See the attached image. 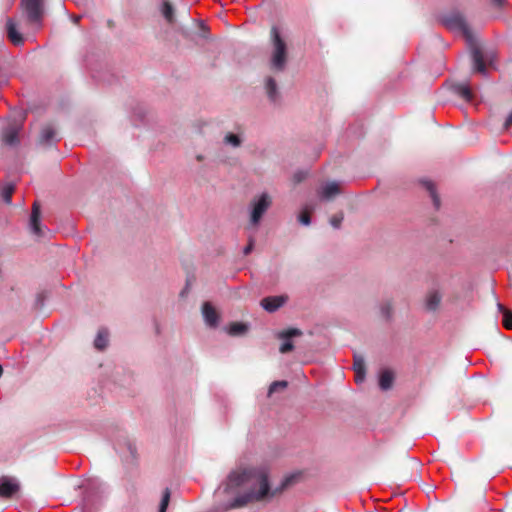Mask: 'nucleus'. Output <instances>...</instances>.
Segmentation results:
<instances>
[{"instance_id": "obj_1", "label": "nucleus", "mask_w": 512, "mask_h": 512, "mask_svg": "<svg viewBox=\"0 0 512 512\" xmlns=\"http://www.w3.org/2000/svg\"><path fill=\"white\" fill-rule=\"evenodd\" d=\"M300 473H292L285 476L280 484L274 489L270 487L268 474L258 468H243L231 471L226 481L222 484L225 493H232L235 490L251 484L254 488L237 495L226 505L227 509H237L246 506L251 502H260L272 499L280 495L287 488L297 482Z\"/></svg>"}, {"instance_id": "obj_2", "label": "nucleus", "mask_w": 512, "mask_h": 512, "mask_svg": "<svg viewBox=\"0 0 512 512\" xmlns=\"http://www.w3.org/2000/svg\"><path fill=\"white\" fill-rule=\"evenodd\" d=\"M440 22L447 29L462 33L466 42L471 47L474 71L482 75H486L487 70L484 55L481 49L474 44V37L465 16L460 11H451L450 13L441 16Z\"/></svg>"}, {"instance_id": "obj_3", "label": "nucleus", "mask_w": 512, "mask_h": 512, "mask_svg": "<svg viewBox=\"0 0 512 512\" xmlns=\"http://www.w3.org/2000/svg\"><path fill=\"white\" fill-rule=\"evenodd\" d=\"M269 42L271 45L270 69L276 72H283L288 62V46L277 25H273L270 29Z\"/></svg>"}, {"instance_id": "obj_4", "label": "nucleus", "mask_w": 512, "mask_h": 512, "mask_svg": "<svg viewBox=\"0 0 512 512\" xmlns=\"http://www.w3.org/2000/svg\"><path fill=\"white\" fill-rule=\"evenodd\" d=\"M82 510L93 512L103 502L105 487L98 479H88L83 485Z\"/></svg>"}, {"instance_id": "obj_5", "label": "nucleus", "mask_w": 512, "mask_h": 512, "mask_svg": "<svg viewBox=\"0 0 512 512\" xmlns=\"http://www.w3.org/2000/svg\"><path fill=\"white\" fill-rule=\"evenodd\" d=\"M272 205V198L267 192H262L260 195L254 197L250 202V224L254 227L258 226Z\"/></svg>"}, {"instance_id": "obj_6", "label": "nucleus", "mask_w": 512, "mask_h": 512, "mask_svg": "<svg viewBox=\"0 0 512 512\" xmlns=\"http://www.w3.org/2000/svg\"><path fill=\"white\" fill-rule=\"evenodd\" d=\"M22 494V484L17 477L2 475V499L20 500Z\"/></svg>"}, {"instance_id": "obj_7", "label": "nucleus", "mask_w": 512, "mask_h": 512, "mask_svg": "<svg viewBox=\"0 0 512 512\" xmlns=\"http://www.w3.org/2000/svg\"><path fill=\"white\" fill-rule=\"evenodd\" d=\"M23 6L29 22L37 24L42 22L44 14L43 0H23Z\"/></svg>"}, {"instance_id": "obj_8", "label": "nucleus", "mask_w": 512, "mask_h": 512, "mask_svg": "<svg viewBox=\"0 0 512 512\" xmlns=\"http://www.w3.org/2000/svg\"><path fill=\"white\" fill-rule=\"evenodd\" d=\"M29 228L33 235L37 237H44L45 232L41 226V207L38 201L32 205V211L29 219Z\"/></svg>"}, {"instance_id": "obj_9", "label": "nucleus", "mask_w": 512, "mask_h": 512, "mask_svg": "<svg viewBox=\"0 0 512 512\" xmlns=\"http://www.w3.org/2000/svg\"><path fill=\"white\" fill-rule=\"evenodd\" d=\"M6 34L8 40L16 47L23 46L25 43V37L21 33L18 25L14 22L12 18H8L6 21Z\"/></svg>"}, {"instance_id": "obj_10", "label": "nucleus", "mask_w": 512, "mask_h": 512, "mask_svg": "<svg viewBox=\"0 0 512 512\" xmlns=\"http://www.w3.org/2000/svg\"><path fill=\"white\" fill-rule=\"evenodd\" d=\"M302 331L298 328H289L285 331H281L278 333V338L281 339L283 342L279 348V351L282 354L288 353L293 350L294 345L292 343V338L301 336Z\"/></svg>"}, {"instance_id": "obj_11", "label": "nucleus", "mask_w": 512, "mask_h": 512, "mask_svg": "<svg viewBox=\"0 0 512 512\" xmlns=\"http://www.w3.org/2000/svg\"><path fill=\"white\" fill-rule=\"evenodd\" d=\"M287 300L288 297L285 295L267 296L261 300L260 305L265 311L273 313L282 307Z\"/></svg>"}, {"instance_id": "obj_12", "label": "nucleus", "mask_w": 512, "mask_h": 512, "mask_svg": "<svg viewBox=\"0 0 512 512\" xmlns=\"http://www.w3.org/2000/svg\"><path fill=\"white\" fill-rule=\"evenodd\" d=\"M59 139L56 136V131L53 126L45 125L42 127L38 138V144L45 147L55 145Z\"/></svg>"}, {"instance_id": "obj_13", "label": "nucleus", "mask_w": 512, "mask_h": 512, "mask_svg": "<svg viewBox=\"0 0 512 512\" xmlns=\"http://www.w3.org/2000/svg\"><path fill=\"white\" fill-rule=\"evenodd\" d=\"M202 314L205 323L212 328H216L219 324V316L215 308L209 303L205 302L202 306Z\"/></svg>"}, {"instance_id": "obj_14", "label": "nucleus", "mask_w": 512, "mask_h": 512, "mask_svg": "<svg viewBox=\"0 0 512 512\" xmlns=\"http://www.w3.org/2000/svg\"><path fill=\"white\" fill-rule=\"evenodd\" d=\"M340 194V187L337 182H327L318 191V196L323 201H329Z\"/></svg>"}, {"instance_id": "obj_15", "label": "nucleus", "mask_w": 512, "mask_h": 512, "mask_svg": "<svg viewBox=\"0 0 512 512\" xmlns=\"http://www.w3.org/2000/svg\"><path fill=\"white\" fill-rule=\"evenodd\" d=\"M266 94L272 103H277L280 100V93L276 80L269 76L265 81Z\"/></svg>"}, {"instance_id": "obj_16", "label": "nucleus", "mask_w": 512, "mask_h": 512, "mask_svg": "<svg viewBox=\"0 0 512 512\" xmlns=\"http://www.w3.org/2000/svg\"><path fill=\"white\" fill-rule=\"evenodd\" d=\"M442 296L438 290H431L425 300V307L428 311H435L441 303Z\"/></svg>"}, {"instance_id": "obj_17", "label": "nucleus", "mask_w": 512, "mask_h": 512, "mask_svg": "<svg viewBox=\"0 0 512 512\" xmlns=\"http://www.w3.org/2000/svg\"><path fill=\"white\" fill-rule=\"evenodd\" d=\"M394 381V373L389 369H384L379 375V387L383 391L391 389Z\"/></svg>"}, {"instance_id": "obj_18", "label": "nucleus", "mask_w": 512, "mask_h": 512, "mask_svg": "<svg viewBox=\"0 0 512 512\" xmlns=\"http://www.w3.org/2000/svg\"><path fill=\"white\" fill-rule=\"evenodd\" d=\"M108 338V330L106 328H100L94 339V347L99 351H103L108 346Z\"/></svg>"}, {"instance_id": "obj_19", "label": "nucleus", "mask_w": 512, "mask_h": 512, "mask_svg": "<svg viewBox=\"0 0 512 512\" xmlns=\"http://www.w3.org/2000/svg\"><path fill=\"white\" fill-rule=\"evenodd\" d=\"M453 90L456 94H458L462 99L467 102L472 101L473 93L468 84L458 83L453 86Z\"/></svg>"}, {"instance_id": "obj_20", "label": "nucleus", "mask_w": 512, "mask_h": 512, "mask_svg": "<svg viewBox=\"0 0 512 512\" xmlns=\"http://www.w3.org/2000/svg\"><path fill=\"white\" fill-rule=\"evenodd\" d=\"M420 182L423 185V187L429 192V195L432 199L435 209H439L440 208V198L437 194L434 183L429 180H421Z\"/></svg>"}, {"instance_id": "obj_21", "label": "nucleus", "mask_w": 512, "mask_h": 512, "mask_svg": "<svg viewBox=\"0 0 512 512\" xmlns=\"http://www.w3.org/2000/svg\"><path fill=\"white\" fill-rule=\"evenodd\" d=\"M161 12H162L163 17L169 24L174 23L175 10H174L173 5L168 0H164L162 2Z\"/></svg>"}, {"instance_id": "obj_22", "label": "nucleus", "mask_w": 512, "mask_h": 512, "mask_svg": "<svg viewBox=\"0 0 512 512\" xmlns=\"http://www.w3.org/2000/svg\"><path fill=\"white\" fill-rule=\"evenodd\" d=\"M248 330V326L241 322L232 323L228 329V333L232 336L244 334Z\"/></svg>"}, {"instance_id": "obj_23", "label": "nucleus", "mask_w": 512, "mask_h": 512, "mask_svg": "<svg viewBox=\"0 0 512 512\" xmlns=\"http://www.w3.org/2000/svg\"><path fill=\"white\" fill-rule=\"evenodd\" d=\"M3 140L5 141L6 144H8L10 146L17 145L19 143L18 130L16 128L10 130L9 132H7L4 135Z\"/></svg>"}, {"instance_id": "obj_24", "label": "nucleus", "mask_w": 512, "mask_h": 512, "mask_svg": "<svg viewBox=\"0 0 512 512\" xmlns=\"http://www.w3.org/2000/svg\"><path fill=\"white\" fill-rule=\"evenodd\" d=\"M380 311H381L382 316L386 320H390L392 317V312H393L392 303L390 301L383 302L380 306Z\"/></svg>"}, {"instance_id": "obj_25", "label": "nucleus", "mask_w": 512, "mask_h": 512, "mask_svg": "<svg viewBox=\"0 0 512 512\" xmlns=\"http://www.w3.org/2000/svg\"><path fill=\"white\" fill-rule=\"evenodd\" d=\"M225 144L231 145L233 147H239L241 145V138L234 133H228L224 137Z\"/></svg>"}, {"instance_id": "obj_26", "label": "nucleus", "mask_w": 512, "mask_h": 512, "mask_svg": "<svg viewBox=\"0 0 512 512\" xmlns=\"http://www.w3.org/2000/svg\"><path fill=\"white\" fill-rule=\"evenodd\" d=\"M288 386V382L286 380L274 381L270 384L268 389V395H272L279 389H285Z\"/></svg>"}, {"instance_id": "obj_27", "label": "nucleus", "mask_w": 512, "mask_h": 512, "mask_svg": "<svg viewBox=\"0 0 512 512\" xmlns=\"http://www.w3.org/2000/svg\"><path fill=\"white\" fill-rule=\"evenodd\" d=\"M353 369L354 372L366 371L365 361L362 356L354 355Z\"/></svg>"}, {"instance_id": "obj_28", "label": "nucleus", "mask_w": 512, "mask_h": 512, "mask_svg": "<svg viewBox=\"0 0 512 512\" xmlns=\"http://www.w3.org/2000/svg\"><path fill=\"white\" fill-rule=\"evenodd\" d=\"M170 501V490L168 488L165 489L162 499L159 505V511L158 512H166V509L168 507Z\"/></svg>"}, {"instance_id": "obj_29", "label": "nucleus", "mask_w": 512, "mask_h": 512, "mask_svg": "<svg viewBox=\"0 0 512 512\" xmlns=\"http://www.w3.org/2000/svg\"><path fill=\"white\" fill-rule=\"evenodd\" d=\"M344 219L343 213H338L330 218V224L333 228L339 229Z\"/></svg>"}, {"instance_id": "obj_30", "label": "nucleus", "mask_w": 512, "mask_h": 512, "mask_svg": "<svg viewBox=\"0 0 512 512\" xmlns=\"http://www.w3.org/2000/svg\"><path fill=\"white\" fill-rule=\"evenodd\" d=\"M503 325L507 329H512V312L510 310L504 311Z\"/></svg>"}, {"instance_id": "obj_31", "label": "nucleus", "mask_w": 512, "mask_h": 512, "mask_svg": "<svg viewBox=\"0 0 512 512\" xmlns=\"http://www.w3.org/2000/svg\"><path fill=\"white\" fill-rule=\"evenodd\" d=\"M254 244H255L254 238L250 237L248 240V244L243 249V254L245 256L249 255L252 252V250L254 248Z\"/></svg>"}, {"instance_id": "obj_32", "label": "nucleus", "mask_w": 512, "mask_h": 512, "mask_svg": "<svg viewBox=\"0 0 512 512\" xmlns=\"http://www.w3.org/2000/svg\"><path fill=\"white\" fill-rule=\"evenodd\" d=\"M298 219H299V222H300L302 225H305V226H307V225H309V224L311 223L310 215H309L308 213H305V212L301 213V214L299 215V218H298Z\"/></svg>"}, {"instance_id": "obj_33", "label": "nucleus", "mask_w": 512, "mask_h": 512, "mask_svg": "<svg viewBox=\"0 0 512 512\" xmlns=\"http://www.w3.org/2000/svg\"><path fill=\"white\" fill-rule=\"evenodd\" d=\"M14 192V186L12 184H7L2 187V197L4 196H12Z\"/></svg>"}, {"instance_id": "obj_34", "label": "nucleus", "mask_w": 512, "mask_h": 512, "mask_svg": "<svg viewBox=\"0 0 512 512\" xmlns=\"http://www.w3.org/2000/svg\"><path fill=\"white\" fill-rule=\"evenodd\" d=\"M366 375V371H358L355 372V381L356 383H361L364 381Z\"/></svg>"}, {"instance_id": "obj_35", "label": "nucleus", "mask_w": 512, "mask_h": 512, "mask_svg": "<svg viewBox=\"0 0 512 512\" xmlns=\"http://www.w3.org/2000/svg\"><path fill=\"white\" fill-rule=\"evenodd\" d=\"M511 126H512V111L508 114V116L503 124V128L505 130H508Z\"/></svg>"}, {"instance_id": "obj_36", "label": "nucleus", "mask_w": 512, "mask_h": 512, "mask_svg": "<svg viewBox=\"0 0 512 512\" xmlns=\"http://www.w3.org/2000/svg\"><path fill=\"white\" fill-rule=\"evenodd\" d=\"M494 5L498 7H503L507 0H491Z\"/></svg>"}, {"instance_id": "obj_37", "label": "nucleus", "mask_w": 512, "mask_h": 512, "mask_svg": "<svg viewBox=\"0 0 512 512\" xmlns=\"http://www.w3.org/2000/svg\"><path fill=\"white\" fill-rule=\"evenodd\" d=\"M2 202L6 203V204H11L12 196H4V197H2Z\"/></svg>"}, {"instance_id": "obj_38", "label": "nucleus", "mask_w": 512, "mask_h": 512, "mask_svg": "<svg viewBox=\"0 0 512 512\" xmlns=\"http://www.w3.org/2000/svg\"><path fill=\"white\" fill-rule=\"evenodd\" d=\"M498 307V310L502 313V315L504 314V311H508V309H506L502 304L498 303L497 305Z\"/></svg>"}, {"instance_id": "obj_39", "label": "nucleus", "mask_w": 512, "mask_h": 512, "mask_svg": "<svg viewBox=\"0 0 512 512\" xmlns=\"http://www.w3.org/2000/svg\"><path fill=\"white\" fill-rule=\"evenodd\" d=\"M37 302H38L40 305H42V295H41V294H38Z\"/></svg>"}, {"instance_id": "obj_40", "label": "nucleus", "mask_w": 512, "mask_h": 512, "mask_svg": "<svg viewBox=\"0 0 512 512\" xmlns=\"http://www.w3.org/2000/svg\"><path fill=\"white\" fill-rule=\"evenodd\" d=\"M197 161H202L204 159L203 155L199 154L196 156Z\"/></svg>"}, {"instance_id": "obj_41", "label": "nucleus", "mask_w": 512, "mask_h": 512, "mask_svg": "<svg viewBox=\"0 0 512 512\" xmlns=\"http://www.w3.org/2000/svg\"><path fill=\"white\" fill-rule=\"evenodd\" d=\"M295 179H296V182H300V181H301V179H302V176H300V175L296 174V175H295Z\"/></svg>"}, {"instance_id": "obj_42", "label": "nucleus", "mask_w": 512, "mask_h": 512, "mask_svg": "<svg viewBox=\"0 0 512 512\" xmlns=\"http://www.w3.org/2000/svg\"><path fill=\"white\" fill-rule=\"evenodd\" d=\"M79 19H80V16H79V17L74 18V22H75V23H77V22L79 21Z\"/></svg>"}, {"instance_id": "obj_43", "label": "nucleus", "mask_w": 512, "mask_h": 512, "mask_svg": "<svg viewBox=\"0 0 512 512\" xmlns=\"http://www.w3.org/2000/svg\"><path fill=\"white\" fill-rule=\"evenodd\" d=\"M129 450H130V452L133 454V452H134V451H133V448H132V446H131V445H129Z\"/></svg>"}, {"instance_id": "obj_44", "label": "nucleus", "mask_w": 512, "mask_h": 512, "mask_svg": "<svg viewBox=\"0 0 512 512\" xmlns=\"http://www.w3.org/2000/svg\"><path fill=\"white\" fill-rule=\"evenodd\" d=\"M202 29H203V30H206V29H207V27H206L204 24H202Z\"/></svg>"}]
</instances>
